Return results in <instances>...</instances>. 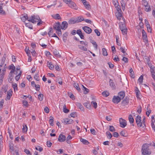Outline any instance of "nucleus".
<instances>
[{
    "instance_id": "nucleus-1",
    "label": "nucleus",
    "mask_w": 155,
    "mask_h": 155,
    "mask_svg": "<svg viewBox=\"0 0 155 155\" xmlns=\"http://www.w3.org/2000/svg\"><path fill=\"white\" fill-rule=\"evenodd\" d=\"M150 144L146 143L143 144L142 147V155H149L151 153V151L149 150L148 147Z\"/></svg>"
},
{
    "instance_id": "nucleus-2",
    "label": "nucleus",
    "mask_w": 155,
    "mask_h": 155,
    "mask_svg": "<svg viewBox=\"0 0 155 155\" xmlns=\"http://www.w3.org/2000/svg\"><path fill=\"white\" fill-rule=\"evenodd\" d=\"M39 20H40V18L39 16L33 15L29 17V19H28V21L33 23H35L37 22H38Z\"/></svg>"
},
{
    "instance_id": "nucleus-3",
    "label": "nucleus",
    "mask_w": 155,
    "mask_h": 155,
    "mask_svg": "<svg viewBox=\"0 0 155 155\" xmlns=\"http://www.w3.org/2000/svg\"><path fill=\"white\" fill-rule=\"evenodd\" d=\"M120 28L123 34H127V28L126 27L125 24L123 23L119 25Z\"/></svg>"
},
{
    "instance_id": "nucleus-4",
    "label": "nucleus",
    "mask_w": 155,
    "mask_h": 155,
    "mask_svg": "<svg viewBox=\"0 0 155 155\" xmlns=\"http://www.w3.org/2000/svg\"><path fill=\"white\" fill-rule=\"evenodd\" d=\"M120 126L122 128H124L127 125L126 120L122 118L119 119Z\"/></svg>"
},
{
    "instance_id": "nucleus-5",
    "label": "nucleus",
    "mask_w": 155,
    "mask_h": 155,
    "mask_svg": "<svg viewBox=\"0 0 155 155\" xmlns=\"http://www.w3.org/2000/svg\"><path fill=\"white\" fill-rule=\"evenodd\" d=\"M68 5L70 8L75 10H77L78 9V8L76 4L72 1L70 3H69Z\"/></svg>"
},
{
    "instance_id": "nucleus-6",
    "label": "nucleus",
    "mask_w": 155,
    "mask_h": 155,
    "mask_svg": "<svg viewBox=\"0 0 155 155\" xmlns=\"http://www.w3.org/2000/svg\"><path fill=\"white\" fill-rule=\"evenodd\" d=\"M136 120L137 126L139 127H141L142 124L141 117L138 115L136 119Z\"/></svg>"
},
{
    "instance_id": "nucleus-7",
    "label": "nucleus",
    "mask_w": 155,
    "mask_h": 155,
    "mask_svg": "<svg viewBox=\"0 0 155 155\" xmlns=\"http://www.w3.org/2000/svg\"><path fill=\"white\" fill-rule=\"evenodd\" d=\"M142 35L143 41L146 43L148 42V39L147 37L146 33L144 30L143 29L142 30Z\"/></svg>"
},
{
    "instance_id": "nucleus-8",
    "label": "nucleus",
    "mask_w": 155,
    "mask_h": 155,
    "mask_svg": "<svg viewBox=\"0 0 155 155\" xmlns=\"http://www.w3.org/2000/svg\"><path fill=\"white\" fill-rule=\"evenodd\" d=\"M121 100V98L119 96H114L112 99L113 102L114 103L117 104L119 103Z\"/></svg>"
},
{
    "instance_id": "nucleus-9",
    "label": "nucleus",
    "mask_w": 155,
    "mask_h": 155,
    "mask_svg": "<svg viewBox=\"0 0 155 155\" xmlns=\"http://www.w3.org/2000/svg\"><path fill=\"white\" fill-rule=\"evenodd\" d=\"M83 29L84 31L87 33L90 34L91 33L92 29L89 27L85 26L83 27Z\"/></svg>"
},
{
    "instance_id": "nucleus-10",
    "label": "nucleus",
    "mask_w": 155,
    "mask_h": 155,
    "mask_svg": "<svg viewBox=\"0 0 155 155\" xmlns=\"http://www.w3.org/2000/svg\"><path fill=\"white\" fill-rule=\"evenodd\" d=\"M66 139V137L65 135L60 134L58 137V140L60 142L64 141Z\"/></svg>"
},
{
    "instance_id": "nucleus-11",
    "label": "nucleus",
    "mask_w": 155,
    "mask_h": 155,
    "mask_svg": "<svg viewBox=\"0 0 155 155\" xmlns=\"http://www.w3.org/2000/svg\"><path fill=\"white\" fill-rule=\"evenodd\" d=\"M61 24L59 22L55 23L53 25L54 28L56 30H59L61 29Z\"/></svg>"
},
{
    "instance_id": "nucleus-12",
    "label": "nucleus",
    "mask_w": 155,
    "mask_h": 155,
    "mask_svg": "<svg viewBox=\"0 0 155 155\" xmlns=\"http://www.w3.org/2000/svg\"><path fill=\"white\" fill-rule=\"evenodd\" d=\"M68 24L66 21H63L61 24V28L62 29L65 30L68 27Z\"/></svg>"
},
{
    "instance_id": "nucleus-13",
    "label": "nucleus",
    "mask_w": 155,
    "mask_h": 155,
    "mask_svg": "<svg viewBox=\"0 0 155 155\" xmlns=\"http://www.w3.org/2000/svg\"><path fill=\"white\" fill-rule=\"evenodd\" d=\"M129 102V99L127 97L122 102V104L123 106H126L128 104Z\"/></svg>"
},
{
    "instance_id": "nucleus-14",
    "label": "nucleus",
    "mask_w": 155,
    "mask_h": 155,
    "mask_svg": "<svg viewBox=\"0 0 155 155\" xmlns=\"http://www.w3.org/2000/svg\"><path fill=\"white\" fill-rule=\"evenodd\" d=\"M12 91L11 89L9 90V91L7 92V94L5 99L7 101L10 100L11 97L12 95Z\"/></svg>"
},
{
    "instance_id": "nucleus-15",
    "label": "nucleus",
    "mask_w": 155,
    "mask_h": 155,
    "mask_svg": "<svg viewBox=\"0 0 155 155\" xmlns=\"http://www.w3.org/2000/svg\"><path fill=\"white\" fill-rule=\"evenodd\" d=\"M68 23L70 25L77 23L76 18H71L68 21Z\"/></svg>"
},
{
    "instance_id": "nucleus-16",
    "label": "nucleus",
    "mask_w": 155,
    "mask_h": 155,
    "mask_svg": "<svg viewBox=\"0 0 155 155\" xmlns=\"http://www.w3.org/2000/svg\"><path fill=\"white\" fill-rule=\"evenodd\" d=\"M9 68V70H11L10 72V74H12L15 71V68L13 64H11V65H10Z\"/></svg>"
},
{
    "instance_id": "nucleus-17",
    "label": "nucleus",
    "mask_w": 155,
    "mask_h": 155,
    "mask_svg": "<svg viewBox=\"0 0 155 155\" xmlns=\"http://www.w3.org/2000/svg\"><path fill=\"white\" fill-rule=\"evenodd\" d=\"M64 122L66 124H70L72 123L73 120L71 119L65 118L64 119Z\"/></svg>"
},
{
    "instance_id": "nucleus-18",
    "label": "nucleus",
    "mask_w": 155,
    "mask_h": 155,
    "mask_svg": "<svg viewBox=\"0 0 155 155\" xmlns=\"http://www.w3.org/2000/svg\"><path fill=\"white\" fill-rule=\"evenodd\" d=\"M125 96V92L123 91H121L119 92L118 94V96L120 97L121 98V99H123Z\"/></svg>"
},
{
    "instance_id": "nucleus-19",
    "label": "nucleus",
    "mask_w": 155,
    "mask_h": 155,
    "mask_svg": "<svg viewBox=\"0 0 155 155\" xmlns=\"http://www.w3.org/2000/svg\"><path fill=\"white\" fill-rule=\"evenodd\" d=\"M121 12H117L116 13V15L117 19L120 20L122 17V15Z\"/></svg>"
},
{
    "instance_id": "nucleus-20",
    "label": "nucleus",
    "mask_w": 155,
    "mask_h": 155,
    "mask_svg": "<svg viewBox=\"0 0 155 155\" xmlns=\"http://www.w3.org/2000/svg\"><path fill=\"white\" fill-rule=\"evenodd\" d=\"M83 4L86 9L89 10L91 9L90 5L87 3V1H86L85 2H84Z\"/></svg>"
},
{
    "instance_id": "nucleus-21",
    "label": "nucleus",
    "mask_w": 155,
    "mask_h": 155,
    "mask_svg": "<svg viewBox=\"0 0 155 155\" xmlns=\"http://www.w3.org/2000/svg\"><path fill=\"white\" fill-rule=\"evenodd\" d=\"M109 84L110 86L114 88H115L116 87L114 83L113 80L111 79H110L109 81Z\"/></svg>"
},
{
    "instance_id": "nucleus-22",
    "label": "nucleus",
    "mask_w": 155,
    "mask_h": 155,
    "mask_svg": "<svg viewBox=\"0 0 155 155\" xmlns=\"http://www.w3.org/2000/svg\"><path fill=\"white\" fill-rule=\"evenodd\" d=\"M28 19H29V17H28L27 14H25V15L21 17V20L23 22H25L27 19L28 21Z\"/></svg>"
},
{
    "instance_id": "nucleus-23",
    "label": "nucleus",
    "mask_w": 155,
    "mask_h": 155,
    "mask_svg": "<svg viewBox=\"0 0 155 155\" xmlns=\"http://www.w3.org/2000/svg\"><path fill=\"white\" fill-rule=\"evenodd\" d=\"M68 33L67 32H65L63 35V41L65 42L67 40V37L68 35Z\"/></svg>"
},
{
    "instance_id": "nucleus-24",
    "label": "nucleus",
    "mask_w": 155,
    "mask_h": 155,
    "mask_svg": "<svg viewBox=\"0 0 155 155\" xmlns=\"http://www.w3.org/2000/svg\"><path fill=\"white\" fill-rule=\"evenodd\" d=\"M80 141L84 144L87 145L89 143L87 140L82 138H80Z\"/></svg>"
},
{
    "instance_id": "nucleus-25",
    "label": "nucleus",
    "mask_w": 155,
    "mask_h": 155,
    "mask_svg": "<svg viewBox=\"0 0 155 155\" xmlns=\"http://www.w3.org/2000/svg\"><path fill=\"white\" fill-rule=\"evenodd\" d=\"M52 16L53 18L56 19H61V18L58 14H57L54 15H52Z\"/></svg>"
},
{
    "instance_id": "nucleus-26",
    "label": "nucleus",
    "mask_w": 155,
    "mask_h": 155,
    "mask_svg": "<svg viewBox=\"0 0 155 155\" xmlns=\"http://www.w3.org/2000/svg\"><path fill=\"white\" fill-rule=\"evenodd\" d=\"M135 92L136 94L137 97V98H140V92L139 91L138 89V88L136 87V88L135 90Z\"/></svg>"
},
{
    "instance_id": "nucleus-27",
    "label": "nucleus",
    "mask_w": 155,
    "mask_h": 155,
    "mask_svg": "<svg viewBox=\"0 0 155 155\" xmlns=\"http://www.w3.org/2000/svg\"><path fill=\"white\" fill-rule=\"evenodd\" d=\"M47 65L48 67H49V68L50 69L52 70L53 69L54 66L53 64H52L51 62H49L48 61L47 62Z\"/></svg>"
},
{
    "instance_id": "nucleus-28",
    "label": "nucleus",
    "mask_w": 155,
    "mask_h": 155,
    "mask_svg": "<svg viewBox=\"0 0 155 155\" xmlns=\"http://www.w3.org/2000/svg\"><path fill=\"white\" fill-rule=\"evenodd\" d=\"M56 81L58 82L59 84L61 85L62 84V81L61 78L60 77H58L56 78Z\"/></svg>"
},
{
    "instance_id": "nucleus-29",
    "label": "nucleus",
    "mask_w": 155,
    "mask_h": 155,
    "mask_svg": "<svg viewBox=\"0 0 155 155\" xmlns=\"http://www.w3.org/2000/svg\"><path fill=\"white\" fill-rule=\"evenodd\" d=\"M128 119L129 122L131 124L133 123L134 122V119L131 115L130 114L129 115Z\"/></svg>"
},
{
    "instance_id": "nucleus-30",
    "label": "nucleus",
    "mask_w": 155,
    "mask_h": 155,
    "mask_svg": "<svg viewBox=\"0 0 155 155\" xmlns=\"http://www.w3.org/2000/svg\"><path fill=\"white\" fill-rule=\"evenodd\" d=\"M53 121L54 118L52 117L51 116L50 117V119L49 120V123L50 124L51 126H53L54 125Z\"/></svg>"
},
{
    "instance_id": "nucleus-31",
    "label": "nucleus",
    "mask_w": 155,
    "mask_h": 155,
    "mask_svg": "<svg viewBox=\"0 0 155 155\" xmlns=\"http://www.w3.org/2000/svg\"><path fill=\"white\" fill-rule=\"evenodd\" d=\"M102 95L104 96L105 97H107L109 95V93L107 91H105L102 92Z\"/></svg>"
},
{
    "instance_id": "nucleus-32",
    "label": "nucleus",
    "mask_w": 155,
    "mask_h": 155,
    "mask_svg": "<svg viewBox=\"0 0 155 155\" xmlns=\"http://www.w3.org/2000/svg\"><path fill=\"white\" fill-rule=\"evenodd\" d=\"M74 87L77 89L78 91H81V89L79 87V85L78 84L76 83H74L73 85Z\"/></svg>"
},
{
    "instance_id": "nucleus-33",
    "label": "nucleus",
    "mask_w": 155,
    "mask_h": 155,
    "mask_svg": "<svg viewBox=\"0 0 155 155\" xmlns=\"http://www.w3.org/2000/svg\"><path fill=\"white\" fill-rule=\"evenodd\" d=\"M63 111L65 113H67L69 111V110L66 108V105L65 104L63 106Z\"/></svg>"
},
{
    "instance_id": "nucleus-34",
    "label": "nucleus",
    "mask_w": 155,
    "mask_h": 155,
    "mask_svg": "<svg viewBox=\"0 0 155 155\" xmlns=\"http://www.w3.org/2000/svg\"><path fill=\"white\" fill-rule=\"evenodd\" d=\"M78 47L79 48L82 50L84 51H86L87 50V48L84 46L79 45Z\"/></svg>"
},
{
    "instance_id": "nucleus-35",
    "label": "nucleus",
    "mask_w": 155,
    "mask_h": 155,
    "mask_svg": "<svg viewBox=\"0 0 155 155\" xmlns=\"http://www.w3.org/2000/svg\"><path fill=\"white\" fill-rule=\"evenodd\" d=\"M91 104L93 106L95 109H96L97 108V104L95 101H92L91 102Z\"/></svg>"
},
{
    "instance_id": "nucleus-36",
    "label": "nucleus",
    "mask_w": 155,
    "mask_h": 155,
    "mask_svg": "<svg viewBox=\"0 0 155 155\" xmlns=\"http://www.w3.org/2000/svg\"><path fill=\"white\" fill-rule=\"evenodd\" d=\"M103 54L104 56H107V53L106 49L104 48L102 49Z\"/></svg>"
},
{
    "instance_id": "nucleus-37",
    "label": "nucleus",
    "mask_w": 155,
    "mask_h": 155,
    "mask_svg": "<svg viewBox=\"0 0 155 155\" xmlns=\"http://www.w3.org/2000/svg\"><path fill=\"white\" fill-rule=\"evenodd\" d=\"M68 96L71 98L72 100H74L75 99L74 96L73 94L71 92H69L68 93Z\"/></svg>"
},
{
    "instance_id": "nucleus-38",
    "label": "nucleus",
    "mask_w": 155,
    "mask_h": 155,
    "mask_svg": "<svg viewBox=\"0 0 155 155\" xmlns=\"http://www.w3.org/2000/svg\"><path fill=\"white\" fill-rule=\"evenodd\" d=\"M82 86H83V88L84 89V93L85 94H87L89 91V90L84 87L83 85H82Z\"/></svg>"
},
{
    "instance_id": "nucleus-39",
    "label": "nucleus",
    "mask_w": 155,
    "mask_h": 155,
    "mask_svg": "<svg viewBox=\"0 0 155 155\" xmlns=\"http://www.w3.org/2000/svg\"><path fill=\"white\" fill-rule=\"evenodd\" d=\"M25 25L27 27H28L31 29H32V26L31 23H26Z\"/></svg>"
},
{
    "instance_id": "nucleus-40",
    "label": "nucleus",
    "mask_w": 155,
    "mask_h": 155,
    "mask_svg": "<svg viewBox=\"0 0 155 155\" xmlns=\"http://www.w3.org/2000/svg\"><path fill=\"white\" fill-rule=\"evenodd\" d=\"M117 11V12H122L120 6L118 4L117 6H114Z\"/></svg>"
},
{
    "instance_id": "nucleus-41",
    "label": "nucleus",
    "mask_w": 155,
    "mask_h": 155,
    "mask_svg": "<svg viewBox=\"0 0 155 155\" xmlns=\"http://www.w3.org/2000/svg\"><path fill=\"white\" fill-rule=\"evenodd\" d=\"M143 76L141 75L138 79V81L140 83L142 84L143 82Z\"/></svg>"
},
{
    "instance_id": "nucleus-42",
    "label": "nucleus",
    "mask_w": 155,
    "mask_h": 155,
    "mask_svg": "<svg viewBox=\"0 0 155 155\" xmlns=\"http://www.w3.org/2000/svg\"><path fill=\"white\" fill-rule=\"evenodd\" d=\"M120 134L121 135H122L124 137H127V134L126 133L125 131L124 130L122 131L120 133Z\"/></svg>"
},
{
    "instance_id": "nucleus-43",
    "label": "nucleus",
    "mask_w": 155,
    "mask_h": 155,
    "mask_svg": "<svg viewBox=\"0 0 155 155\" xmlns=\"http://www.w3.org/2000/svg\"><path fill=\"white\" fill-rule=\"evenodd\" d=\"M0 14L2 15H5V11L3 9L2 7L1 6H0Z\"/></svg>"
},
{
    "instance_id": "nucleus-44",
    "label": "nucleus",
    "mask_w": 155,
    "mask_h": 155,
    "mask_svg": "<svg viewBox=\"0 0 155 155\" xmlns=\"http://www.w3.org/2000/svg\"><path fill=\"white\" fill-rule=\"evenodd\" d=\"M43 95L42 94H40L38 95V98L40 101H42L43 100Z\"/></svg>"
},
{
    "instance_id": "nucleus-45",
    "label": "nucleus",
    "mask_w": 155,
    "mask_h": 155,
    "mask_svg": "<svg viewBox=\"0 0 155 155\" xmlns=\"http://www.w3.org/2000/svg\"><path fill=\"white\" fill-rule=\"evenodd\" d=\"M91 43L93 45H94V47L95 48V49L97 50V45L96 42L94 41H92Z\"/></svg>"
},
{
    "instance_id": "nucleus-46",
    "label": "nucleus",
    "mask_w": 155,
    "mask_h": 155,
    "mask_svg": "<svg viewBox=\"0 0 155 155\" xmlns=\"http://www.w3.org/2000/svg\"><path fill=\"white\" fill-rule=\"evenodd\" d=\"M106 134L107 137L109 138H111L112 137V135L109 131H107L106 132Z\"/></svg>"
},
{
    "instance_id": "nucleus-47",
    "label": "nucleus",
    "mask_w": 155,
    "mask_h": 155,
    "mask_svg": "<svg viewBox=\"0 0 155 155\" xmlns=\"http://www.w3.org/2000/svg\"><path fill=\"white\" fill-rule=\"evenodd\" d=\"M145 11L146 12H149L151 11V9L150 8V6L149 5H147V6H145Z\"/></svg>"
},
{
    "instance_id": "nucleus-48",
    "label": "nucleus",
    "mask_w": 155,
    "mask_h": 155,
    "mask_svg": "<svg viewBox=\"0 0 155 155\" xmlns=\"http://www.w3.org/2000/svg\"><path fill=\"white\" fill-rule=\"evenodd\" d=\"M112 3L114 6H117L118 4L117 0H112Z\"/></svg>"
},
{
    "instance_id": "nucleus-49",
    "label": "nucleus",
    "mask_w": 155,
    "mask_h": 155,
    "mask_svg": "<svg viewBox=\"0 0 155 155\" xmlns=\"http://www.w3.org/2000/svg\"><path fill=\"white\" fill-rule=\"evenodd\" d=\"M12 87L14 88L15 91V90H17V85L16 83L12 84Z\"/></svg>"
},
{
    "instance_id": "nucleus-50",
    "label": "nucleus",
    "mask_w": 155,
    "mask_h": 155,
    "mask_svg": "<svg viewBox=\"0 0 155 155\" xmlns=\"http://www.w3.org/2000/svg\"><path fill=\"white\" fill-rule=\"evenodd\" d=\"M71 117H77V113L75 112H73L70 114Z\"/></svg>"
},
{
    "instance_id": "nucleus-51",
    "label": "nucleus",
    "mask_w": 155,
    "mask_h": 155,
    "mask_svg": "<svg viewBox=\"0 0 155 155\" xmlns=\"http://www.w3.org/2000/svg\"><path fill=\"white\" fill-rule=\"evenodd\" d=\"M129 72L130 74H131L132 76L131 77L132 78H134V73L133 71V69L132 68H131L129 70Z\"/></svg>"
},
{
    "instance_id": "nucleus-52",
    "label": "nucleus",
    "mask_w": 155,
    "mask_h": 155,
    "mask_svg": "<svg viewBox=\"0 0 155 155\" xmlns=\"http://www.w3.org/2000/svg\"><path fill=\"white\" fill-rule=\"evenodd\" d=\"M34 78L37 81L39 80V76L38 74H36L35 75Z\"/></svg>"
},
{
    "instance_id": "nucleus-53",
    "label": "nucleus",
    "mask_w": 155,
    "mask_h": 155,
    "mask_svg": "<svg viewBox=\"0 0 155 155\" xmlns=\"http://www.w3.org/2000/svg\"><path fill=\"white\" fill-rule=\"evenodd\" d=\"M76 20L77 23H79L80 22H81V21H82L84 20V19L82 18H79L78 17V18H76Z\"/></svg>"
},
{
    "instance_id": "nucleus-54",
    "label": "nucleus",
    "mask_w": 155,
    "mask_h": 155,
    "mask_svg": "<svg viewBox=\"0 0 155 155\" xmlns=\"http://www.w3.org/2000/svg\"><path fill=\"white\" fill-rule=\"evenodd\" d=\"M25 127L24 125H23V128L22 129V132H26L28 130L27 127L26 125H25Z\"/></svg>"
},
{
    "instance_id": "nucleus-55",
    "label": "nucleus",
    "mask_w": 155,
    "mask_h": 155,
    "mask_svg": "<svg viewBox=\"0 0 155 155\" xmlns=\"http://www.w3.org/2000/svg\"><path fill=\"white\" fill-rule=\"evenodd\" d=\"M150 60L149 57H147V64L148 65L149 67H150V66H152V64L150 62Z\"/></svg>"
},
{
    "instance_id": "nucleus-56",
    "label": "nucleus",
    "mask_w": 155,
    "mask_h": 155,
    "mask_svg": "<svg viewBox=\"0 0 155 155\" xmlns=\"http://www.w3.org/2000/svg\"><path fill=\"white\" fill-rule=\"evenodd\" d=\"M35 149L36 150L39 151L40 152H41L43 150V148L40 146H38V147H36Z\"/></svg>"
},
{
    "instance_id": "nucleus-57",
    "label": "nucleus",
    "mask_w": 155,
    "mask_h": 155,
    "mask_svg": "<svg viewBox=\"0 0 155 155\" xmlns=\"http://www.w3.org/2000/svg\"><path fill=\"white\" fill-rule=\"evenodd\" d=\"M109 130L111 132H113L115 131V128L113 126H109Z\"/></svg>"
},
{
    "instance_id": "nucleus-58",
    "label": "nucleus",
    "mask_w": 155,
    "mask_h": 155,
    "mask_svg": "<svg viewBox=\"0 0 155 155\" xmlns=\"http://www.w3.org/2000/svg\"><path fill=\"white\" fill-rule=\"evenodd\" d=\"M53 31L52 28H49V31L48 33V35L49 36H51V35L52 34Z\"/></svg>"
},
{
    "instance_id": "nucleus-59",
    "label": "nucleus",
    "mask_w": 155,
    "mask_h": 155,
    "mask_svg": "<svg viewBox=\"0 0 155 155\" xmlns=\"http://www.w3.org/2000/svg\"><path fill=\"white\" fill-rule=\"evenodd\" d=\"M94 31L95 33L97 35V36H99L100 35V33L98 30V29H95L94 30Z\"/></svg>"
},
{
    "instance_id": "nucleus-60",
    "label": "nucleus",
    "mask_w": 155,
    "mask_h": 155,
    "mask_svg": "<svg viewBox=\"0 0 155 155\" xmlns=\"http://www.w3.org/2000/svg\"><path fill=\"white\" fill-rule=\"evenodd\" d=\"M22 104L24 106L26 107H27L28 102L27 101L25 100L23 101Z\"/></svg>"
},
{
    "instance_id": "nucleus-61",
    "label": "nucleus",
    "mask_w": 155,
    "mask_h": 155,
    "mask_svg": "<svg viewBox=\"0 0 155 155\" xmlns=\"http://www.w3.org/2000/svg\"><path fill=\"white\" fill-rule=\"evenodd\" d=\"M78 106H79V108L82 110H83L84 107L83 106L81 105L80 103H78Z\"/></svg>"
},
{
    "instance_id": "nucleus-62",
    "label": "nucleus",
    "mask_w": 155,
    "mask_h": 155,
    "mask_svg": "<svg viewBox=\"0 0 155 155\" xmlns=\"http://www.w3.org/2000/svg\"><path fill=\"white\" fill-rule=\"evenodd\" d=\"M122 60L124 61L125 63H127L128 62V59L126 57H124Z\"/></svg>"
},
{
    "instance_id": "nucleus-63",
    "label": "nucleus",
    "mask_w": 155,
    "mask_h": 155,
    "mask_svg": "<svg viewBox=\"0 0 155 155\" xmlns=\"http://www.w3.org/2000/svg\"><path fill=\"white\" fill-rule=\"evenodd\" d=\"M113 59L116 62H117L119 61V59L117 55H116Z\"/></svg>"
},
{
    "instance_id": "nucleus-64",
    "label": "nucleus",
    "mask_w": 155,
    "mask_h": 155,
    "mask_svg": "<svg viewBox=\"0 0 155 155\" xmlns=\"http://www.w3.org/2000/svg\"><path fill=\"white\" fill-rule=\"evenodd\" d=\"M113 136L116 137H117L119 136V135L117 132H114L113 133Z\"/></svg>"
}]
</instances>
